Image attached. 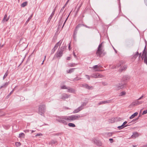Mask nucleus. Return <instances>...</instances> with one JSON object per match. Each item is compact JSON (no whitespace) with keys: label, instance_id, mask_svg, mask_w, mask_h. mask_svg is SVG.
<instances>
[{"label":"nucleus","instance_id":"obj_1","mask_svg":"<svg viewBox=\"0 0 147 147\" xmlns=\"http://www.w3.org/2000/svg\"><path fill=\"white\" fill-rule=\"evenodd\" d=\"M103 42H101L97 48V50L96 52V55L99 57H102L105 56L106 53L105 51L103 49Z\"/></svg>","mask_w":147,"mask_h":147},{"label":"nucleus","instance_id":"obj_2","mask_svg":"<svg viewBox=\"0 0 147 147\" xmlns=\"http://www.w3.org/2000/svg\"><path fill=\"white\" fill-rule=\"evenodd\" d=\"M56 120L61 123L65 125L67 124V123L66 121H68L67 116H58L57 117Z\"/></svg>","mask_w":147,"mask_h":147},{"label":"nucleus","instance_id":"obj_3","mask_svg":"<svg viewBox=\"0 0 147 147\" xmlns=\"http://www.w3.org/2000/svg\"><path fill=\"white\" fill-rule=\"evenodd\" d=\"M65 49V47L64 46L61 47L60 48L58 49V51L55 55V56H56L58 59H59L63 55V52Z\"/></svg>","mask_w":147,"mask_h":147},{"label":"nucleus","instance_id":"obj_4","mask_svg":"<svg viewBox=\"0 0 147 147\" xmlns=\"http://www.w3.org/2000/svg\"><path fill=\"white\" fill-rule=\"evenodd\" d=\"M68 118V121H71L75 120H78L80 117H82V116H80L79 115H76L67 116Z\"/></svg>","mask_w":147,"mask_h":147},{"label":"nucleus","instance_id":"obj_5","mask_svg":"<svg viewBox=\"0 0 147 147\" xmlns=\"http://www.w3.org/2000/svg\"><path fill=\"white\" fill-rule=\"evenodd\" d=\"M45 105H40L39 106L38 113L40 115H43L45 111Z\"/></svg>","mask_w":147,"mask_h":147},{"label":"nucleus","instance_id":"obj_6","mask_svg":"<svg viewBox=\"0 0 147 147\" xmlns=\"http://www.w3.org/2000/svg\"><path fill=\"white\" fill-rule=\"evenodd\" d=\"M91 77L93 78H102L104 77V76L98 73H95L92 74Z\"/></svg>","mask_w":147,"mask_h":147},{"label":"nucleus","instance_id":"obj_7","mask_svg":"<svg viewBox=\"0 0 147 147\" xmlns=\"http://www.w3.org/2000/svg\"><path fill=\"white\" fill-rule=\"evenodd\" d=\"M137 99L133 102L131 104L133 106H137L141 104L143 102V101H139Z\"/></svg>","mask_w":147,"mask_h":147},{"label":"nucleus","instance_id":"obj_8","mask_svg":"<svg viewBox=\"0 0 147 147\" xmlns=\"http://www.w3.org/2000/svg\"><path fill=\"white\" fill-rule=\"evenodd\" d=\"M82 86L83 87L89 90L92 89H93V87L92 86H89L86 84H82Z\"/></svg>","mask_w":147,"mask_h":147},{"label":"nucleus","instance_id":"obj_9","mask_svg":"<svg viewBox=\"0 0 147 147\" xmlns=\"http://www.w3.org/2000/svg\"><path fill=\"white\" fill-rule=\"evenodd\" d=\"M93 142L94 143L96 144L98 146H101L102 144L101 142L98 140H97L96 139H94L93 140Z\"/></svg>","mask_w":147,"mask_h":147},{"label":"nucleus","instance_id":"obj_10","mask_svg":"<svg viewBox=\"0 0 147 147\" xmlns=\"http://www.w3.org/2000/svg\"><path fill=\"white\" fill-rule=\"evenodd\" d=\"M70 96V95H68L65 93H64L62 94L61 97V99L63 100H65L66 98H68Z\"/></svg>","mask_w":147,"mask_h":147},{"label":"nucleus","instance_id":"obj_11","mask_svg":"<svg viewBox=\"0 0 147 147\" xmlns=\"http://www.w3.org/2000/svg\"><path fill=\"white\" fill-rule=\"evenodd\" d=\"M111 100H105V101H103L100 102H99V103H98V105H101L103 104H105L106 103H110L111 102Z\"/></svg>","mask_w":147,"mask_h":147},{"label":"nucleus","instance_id":"obj_12","mask_svg":"<svg viewBox=\"0 0 147 147\" xmlns=\"http://www.w3.org/2000/svg\"><path fill=\"white\" fill-rule=\"evenodd\" d=\"M124 86V84H119L116 85L117 89L118 90L123 88Z\"/></svg>","mask_w":147,"mask_h":147},{"label":"nucleus","instance_id":"obj_13","mask_svg":"<svg viewBox=\"0 0 147 147\" xmlns=\"http://www.w3.org/2000/svg\"><path fill=\"white\" fill-rule=\"evenodd\" d=\"M139 136V134L138 132H135L133 133V134L131 136V137L133 138H135Z\"/></svg>","mask_w":147,"mask_h":147},{"label":"nucleus","instance_id":"obj_14","mask_svg":"<svg viewBox=\"0 0 147 147\" xmlns=\"http://www.w3.org/2000/svg\"><path fill=\"white\" fill-rule=\"evenodd\" d=\"M127 65H124L122 67L119 69V71L121 72L123 71H125L127 69Z\"/></svg>","mask_w":147,"mask_h":147},{"label":"nucleus","instance_id":"obj_15","mask_svg":"<svg viewBox=\"0 0 147 147\" xmlns=\"http://www.w3.org/2000/svg\"><path fill=\"white\" fill-rule=\"evenodd\" d=\"M93 69H95V71H102V70H100L99 69H98L99 68V66L98 65H95L93 66Z\"/></svg>","mask_w":147,"mask_h":147},{"label":"nucleus","instance_id":"obj_16","mask_svg":"<svg viewBox=\"0 0 147 147\" xmlns=\"http://www.w3.org/2000/svg\"><path fill=\"white\" fill-rule=\"evenodd\" d=\"M7 14H5L4 16V17L3 18V21H5V22H7L9 20V16L7 18Z\"/></svg>","mask_w":147,"mask_h":147},{"label":"nucleus","instance_id":"obj_17","mask_svg":"<svg viewBox=\"0 0 147 147\" xmlns=\"http://www.w3.org/2000/svg\"><path fill=\"white\" fill-rule=\"evenodd\" d=\"M55 13H54L53 12H52L50 16H49V18H48V19L47 21V22L48 23H49L51 21V19L52 18L54 14Z\"/></svg>","mask_w":147,"mask_h":147},{"label":"nucleus","instance_id":"obj_18","mask_svg":"<svg viewBox=\"0 0 147 147\" xmlns=\"http://www.w3.org/2000/svg\"><path fill=\"white\" fill-rule=\"evenodd\" d=\"M83 4V3L82 2L81 4L80 5H79V6H78V8H77V9L76 10V15H77V13H78L79 11L80 10V7H81L82 6V5Z\"/></svg>","mask_w":147,"mask_h":147},{"label":"nucleus","instance_id":"obj_19","mask_svg":"<svg viewBox=\"0 0 147 147\" xmlns=\"http://www.w3.org/2000/svg\"><path fill=\"white\" fill-rule=\"evenodd\" d=\"M67 92H71V93H74L75 92V90L74 89H73L71 88H67Z\"/></svg>","mask_w":147,"mask_h":147},{"label":"nucleus","instance_id":"obj_20","mask_svg":"<svg viewBox=\"0 0 147 147\" xmlns=\"http://www.w3.org/2000/svg\"><path fill=\"white\" fill-rule=\"evenodd\" d=\"M76 68H72L70 69H69L67 70V73H71L72 72H74L75 69Z\"/></svg>","mask_w":147,"mask_h":147},{"label":"nucleus","instance_id":"obj_21","mask_svg":"<svg viewBox=\"0 0 147 147\" xmlns=\"http://www.w3.org/2000/svg\"><path fill=\"white\" fill-rule=\"evenodd\" d=\"M138 114L137 112H135L132 114L129 117L130 119H132L134 118L135 116H136Z\"/></svg>","mask_w":147,"mask_h":147},{"label":"nucleus","instance_id":"obj_22","mask_svg":"<svg viewBox=\"0 0 147 147\" xmlns=\"http://www.w3.org/2000/svg\"><path fill=\"white\" fill-rule=\"evenodd\" d=\"M139 54V53L138 51H137L136 52V54L134 55L133 56L132 58L133 59H136L137 57H138V55Z\"/></svg>","mask_w":147,"mask_h":147},{"label":"nucleus","instance_id":"obj_23","mask_svg":"<svg viewBox=\"0 0 147 147\" xmlns=\"http://www.w3.org/2000/svg\"><path fill=\"white\" fill-rule=\"evenodd\" d=\"M57 143V141L54 140H52L49 142V144L52 145Z\"/></svg>","mask_w":147,"mask_h":147},{"label":"nucleus","instance_id":"obj_24","mask_svg":"<svg viewBox=\"0 0 147 147\" xmlns=\"http://www.w3.org/2000/svg\"><path fill=\"white\" fill-rule=\"evenodd\" d=\"M27 4L28 2L27 1L24 2L21 4V6L22 7H24L27 5Z\"/></svg>","mask_w":147,"mask_h":147},{"label":"nucleus","instance_id":"obj_25","mask_svg":"<svg viewBox=\"0 0 147 147\" xmlns=\"http://www.w3.org/2000/svg\"><path fill=\"white\" fill-rule=\"evenodd\" d=\"M33 15V14H32V15L28 18V19H27V20H26V22H25V24H27L28 22H29L30 20L31 19V18H32V17Z\"/></svg>","mask_w":147,"mask_h":147},{"label":"nucleus","instance_id":"obj_26","mask_svg":"<svg viewBox=\"0 0 147 147\" xmlns=\"http://www.w3.org/2000/svg\"><path fill=\"white\" fill-rule=\"evenodd\" d=\"M63 18L62 17H61V18L60 20L59 21V26L62 25V23L63 22Z\"/></svg>","mask_w":147,"mask_h":147},{"label":"nucleus","instance_id":"obj_27","mask_svg":"<svg viewBox=\"0 0 147 147\" xmlns=\"http://www.w3.org/2000/svg\"><path fill=\"white\" fill-rule=\"evenodd\" d=\"M9 73V71L8 70H7L6 72L5 73L3 78V79L4 80L6 77L8 76Z\"/></svg>","mask_w":147,"mask_h":147},{"label":"nucleus","instance_id":"obj_28","mask_svg":"<svg viewBox=\"0 0 147 147\" xmlns=\"http://www.w3.org/2000/svg\"><path fill=\"white\" fill-rule=\"evenodd\" d=\"M129 125H125V126H123V125H121V126H119L117 127V128L118 129H121L124 127H126L127 126H128Z\"/></svg>","mask_w":147,"mask_h":147},{"label":"nucleus","instance_id":"obj_29","mask_svg":"<svg viewBox=\"0 0 147 147\" xmlns=\"http://www.w3.org/2000/svg\"><path fill=\"white\" fill-rule=\"evenodd\" d=\"M77 64H75V63H69L68 64V66L69 67H75L76 65H77Z\"/></svg>","mask_w":147,"mask_h":147},{"label":"nucleus","instance_id":"obj_30","mask_svg":"<svg viewBox=\"0 0 147 147\" xmlns=\"http://www.w3.org/2000/svg\"><path fill=\"white\" fill-rule=\"evenodd\" d=\"M82 26H83L82 24H78L77 26H76V27L75 29H78H78L79 28H80V27H81Z\"/></svg>","mask_w":147,"mask_h":147},{"label":"nucleus","instance_id":"obj_31","mask_svg":"<svg viewBox=\"0 0 147 147\" xmlns=\"http://www.w3.org/2000/svg\"><path fill=\"white\" fill-rule=\"evenodd\" d=\"M68 125L70 127H76L75 125L72 123H69L68 124Z\"/></svg>","mask_w":147,"mask_h":147},{"label":"nucleus","instance_id":"obj_32","mask_svg":"<svg viewBox=\"0 0 147 147\" xmlns=\"http://www.w3.org/2000/svg\"><path fill=\"white\" fill-rule=\"evenodd\" d=\"M25 134L23 133H21L19 134V138H24L25 136Z\"/></svg>","mask_w":147,"mask_h":147},{"label":"nucleus","instance_id":"obj_33","mask_svg":"<svg viewBox=\"0 0 147 147\" xmlns=\"http://www.w3.org/2000/svg\"><path fill=\"white\" fill-rule=\"evenodd\" d=\"M61 43H60V41L58 42H57L56 44V45H55V46H54V47L56 48L57 49V48L59 46V45H60Z\"/></svg>","mask_w":147,"mask_h":147},{"label":"nucleus","instance_id":"obj_34","mask_svg":"<svg viewBox=\"0 0 147 147\" xmlns=\"http://www.w3.org/2000/svg\"><path fill=\"white\" fill-rule=\"evenodd\" d=\"M9 84V82H6L5 84L2 86L1 87V88H2L4 87H6Z\"/></svg>","mask_w":147,"mask_h":147},{"label":"nucleus","instance_id":"obj_35","mask_svg":"<svg viewBox=\"0 0 147 147\" xmlns=\"http://www.w3.org/2000/svg\"><path fill=\"white\" fill-rule=\"evenodd\" d=\"M15 145L16 146L18 147L21 145V143L20 142H16L15 143Z\"/></svg>","mask_w":147,"mask_h":147},{"label":"nucleus","instance_id":"obj_36","mask_svg":"<svg viewBox=\"0 0 147 147\" xmlns=\"http://www.w3.org/2000/svg\"><path fill=\"white\" fill-rule=\"evenodd\" d=\"M80 111L77 108V109H75L74 110V111H73V113H78Z\"/></svg>","mask_w":147,"mask_h":147},{"label":"nucleus","instance_id":"obj_37","mask_svg":"<svg viewBox=\"0 0 147 147\" xmlns=\"http://www.w3.org/2000/svg\"><path fill=\"white\" fill-rule=\"evenodd\" d=\"M66 6V5L65 4L63 6V7L61 9V10H60V12H59V13H61V12H62L64 10V9L65 8V7Z\"/></svg>","mask_w":147,"mask_h":147},{"label":"nucleus","instance_id":"obj_38","mask_svg":"<svg viewBox=\"0 0 147 147\" xmlns=\"http://www.w3.org/2000/svg\"><path fill=\"white\" fill-rule=\"evenodd\" d=\"M126 94V92L125 91H123V92H121L120 93V94L119 95V96H122L123 95H125V94Z\"/></svg>","mask_w":147,"mask_h":147},{"label":"nucleus","instance_id":"obj_39","mask_svg":"<svg viewBox=\"0 0 147 147\" xmlns=\"http://www.w3.org/2000/svg\"><path fill=\"white\" fill-rule=\"evenodd\" d=\"M144 58V59H147V54L146 53H145V55H144V56L142 57V59H143Z\"/></svg>","mask_w":147,"mask_h":147},{"label":"nucleus","instance_id":"obj_40","mask_svg":"<svg viewBox=\"0 0 147 147\" xmlns=\"http://www.w3.org/2000/svg\"><path fill=\"white\" fill-rule=\"evenodd\" d=\"M107 135L109 136H112V135L113 134V132L110 133V132H108L107 133Z\"/></svg>","mask_w":147,"mask_h":147},{"label":"nucleus","instance_id":"obj_41","mask_svg":"<svg viewBox=\"0 0 147 147\" xmlns=\"http://www.w3.org/2000/svg\"><path fill=\"white\" fill-rule=\"evenodd\" d=\"M78 29H75L74 30V33L73 34L74 35H76L77 33V31H78Z\"/></svg>","mask_w":147,"mask_h":147},{"label":"nucleus","instance_id":"obj_42","mask_svg":"<svg viewBox=\"0 0 147 147\" xmlns=\"http://www.w3.org/2000/svg\"><path fill=\"white\" fill-rule=\"evenodd\" d=\"M61 89H67V88L66 86L63 85L61 87Z\"/></svg>","mask_w":147,"mask_h":147},{"label":"nucleus","instance_id":"obj_43","mask_svg":"<svg viewBox=\"0 0 147 147\" xmlns=\"http://www.w3.org/2000/svg\"><path fill=\"white\" fill-rule=\"evenodd\" d=\"M84 14H83L82 13H81V15H80V16H81L82 18V19L81 20V22H82V23L83 22V21L82 20L83 18H84Z\"/></svg>","mask_w":147,"mask_h":147},{"label":"nucleus","instance_id":"obj_44","mask_svg":"<svg viewBox=\"0 0 147 147\" xmlns=\"http://www.w3.org/2000/svg\"><path fill=\"white\" fill-rule=\"evenodd\" d=\"M81 79V78H79L78 77H77L76 78H74V81H75L79 80H80Z\"/></svg>","mask_w":147,"mask_h":147},{"label":"nucleus","instance_id":"obj_45","mask_svg":"<svg viewBox=\"0 0 147 147\" xmlns=\"http://www.w3.org/2000/svg\"><path fill=\"white\" fill-rule=\"evenodd\" d=\"M57 49L55 48L54 47L52 49V53H54V52H55V51Z\"/></svg>","mask_w":147,"mask_h":147},{"label":"nucleus","instance_id":"obj_46","mask_svg":"<svg viewBox=\"0 0 147 147\" xmlns=\"http://www.w3.org/2000/svg\"><path fill=\"white\" fill-rule=\"evenodd\" d=\"M87 104V103L86 102H83L81 105V106L82 107H83L84 106H85Z\"/></svg>","mask_w":147,"mask_h":147},{"label":"nucleus","instance_id":"obj_47","mask_svg":"<svg viewBox=\"0 0 147 147\" xmlns=\"http://www.w3.org/2000/svg\"><path fill=\"white\" fill-rule=\"evenodd\" d=\"M78 109L79 111H80L84 109V107H82L81 106H80L79 107Z\"/></svg>","mask_w":147,"mask_h":147},{"label":"nucleus","instance_id":"obj_48","mask_svg":"<svg viewBox=\"0 0 147 147\" xmlns=\"http://www.w3.org/2000/svg\"><path fill=\"white\" fill-rule=\"evenodd\" d=\"M78 109L79 111H80L84 109V107H82L81 106H80L79 107Z\"/></svg>","mask_w":147,"mask_h":147},{"label":"nucleus","instance_id":"obj_49","mask_svg":"<svg viewBox=\"0 0 147 147\" xmlns=\"http://www.w3.org/2000/svg\"><path fill=\"white\" fill-rule=\"evenodd\" d=\"M146 53L147 54V51H146V50H144L143 51L142 54V57L144 56V55H145Z\"/></svg>","mask_w":147,"mask_h":147},{"label":"nucleus","instance_id":"obj_50","mask_svg":"<svg viewBox=\"0 0 147 147\" xmlns=\"http://www.w3.org/2000/svg\"><path fill=\"white\" fill-rule=\"evenodd\" d=\"M83 26H84L87 28H92V27H91L88 26L86 25H84V24H83Z\"/></svg>","mask_w":147,"mask_h":147},{"label":"nucleus","instance_id":"obj_51","mask_svg":"<svg viewBox=\"0 0 147 147\" xmlns=\"http://www.w3.org/2000/svg\"><path fill=\"white\" fill-rule=\"evenodd\" d=\"M69 15H68V16H67V18H66V19L65 20V22H64V23H63V26H62V28H63V27H64V25H65V22H66V21L67 20V18H68V17H69Z\"/></svg>","mask_w":147,"mask_h":147},{"label":"nucleus","instance_id":"obj_52","mask_svg":"<svg viewBox=\"0 0 147 147\" xmlns=\"http://www.w3.org/2000/svg\"><path fill=\"white\" fill-rule=\"evenodd\" d=\"M147 113V109L146 110H144V111L143 113H142V114L143 115H144V114H146Z\"/></svg>","mask_w":147,"mask_h":147},{"label":"nucleus","instance_id":"obj_53","mask_svg":"<svg viewBox=\"0 0 147 147\" xmlns=\"http://www.w3.org/2000/svg\"><path fill=\"white\" fill-rule=\"evenodd\" d=\"M86 77L88 79V80H90V76L88 75H85Z\"/></svg>","mask_w":147,"mask_h":147},{"label":"nucleus","instance_id":"obj_54","mask_svg":"<svg viewBox=\"0 0 147 147\" xmlns=\"http://www.w3.org/2000/svg\"><path fill=\"white\" fill-rule=\"evenodd\" d=\"M14 90V89H13L10 92V93L9 94V95H10L13 92Z\"/></svg>","mask_w":147,"mask_h":147},{"label":"nucleus","instance_id":"obj_55","mask_svg":"<svg viewBox=\"0 0 147 147\" xmlns=\"http://www.w3.org/2000/svg\"><path fill=\"white\" fill-rule=\"evenodd\" d=\"M109 122L111 123H113L114 122V121L113 119H110L109 120Z\"/></svg>","mask_w":147,"mask_h":147},{"label":"nucleus","instance_id":"obj_56","mask_svg":"<svg viewBox=\"0 0 147 147\" xmlns=\"http://www.w3.org/2000/svg\"><path fill=\"white\" fill-rule=\"evenodd\" d=\"M109 140L110 141L111 143H113V139L112 138L109 139Z\"/></svg>","mask_w":147,"mask_h":147},{"label":"nucleus","instance_id":"obj_57","mask_svg":"<svg viewBox=\"0 0 147 147\" xmlns=\"http://www.w3.org/2000/svg\"><path fill=\"white\" fill-rule=\"evenodd\" d=\"M144 62L145 63H146L147 65V59H144Z\"/></svg>","mask_w":147,"mask_h":147},{"label":"nucleus","instance_id":"obj_58","mask_svg":"<svg viewBox=\"0 0 147 147\" xmlns=\"http://www.w3.org/2000/svg\"><path fill=\"white\" fill-rule=\"evenodd\" d=\"M144 95H142L140 98H139L138 99V100H140L142 98L144 97Z\"/></svg>","mask_w":147,"mask_h":147},{"label":"nucleus","instance_id":"obj_59","mask_svg":"<svg viewBox=\"0 0 147 147\" xmlns=\"http://www.w3.org/2000/svg\"><path fill=\"white\" fill-rule=\"evenodd\" d=\"M127 123V121H125L123 123V124H122V125H123V126H125V124H126Z\"/></svg>","mask_w":147,"mask_h":147},{"label":"nucleus","instance_id":"obj_60","mask_svg":"<svg viewBox=\"0 0 147 147\" xmlns=\"http://www.w3.org/2000/svg\"><path fill=\"white\" fill-rule=\"evenodd\" d=\"M139 117H138L136 119H134L132 120V121H133V122L135 121H136L137 120H138L139 119Z\"/></svg>","mask_w":147,"mask_h":147},{"label":"nucleus","instance_id":"obj_61","mask_svg":"<svg viewBox=\"0 0 147 147\" xmlns=\"http://www.w3.org/2000/svg\"><path fill=\"white\" fill-rule=\"evenodd\" d=\"M76 35H74V34H73V38L74 39V40H75L76 39Z\"/></svg>","mask_w":147,"mask_h":147},{"label":"nucleus","instance_id":"obj_62","mask_svg":"<svg viewBox=\"0 0 147 147\" xmlns=\"http://www.w3.org/2000/svg\"><path fill=\"white\" fill-rule=\"evenodd\" d=\"M71 58V57H67V58H66V59L67 60H70V59Z\"/></svg>","mask_w":147,"mask_h":147},{"label":"nucleus","instance_id":"obj_63","mask_svg":"<svg viewBox=\"0 0 147 147\" xmlns=\"http://www.w3.org/2000/svg\"><path fill=\"white\" fill-rule=\"evenodd\" d=\"M73 54L75 58L77 57L75 54V53L74 51H73Z\"/></svg>","mask_w":147,"mask_h":147},{"label":"nucleus","instance_id":"obj_64","mask_svg":"<svg viewBox=\"0 0 147 147\" xmlns=\"http://www.w3.org/2000/svg\"><path fill=\"white\" fill-rule=\"evenodd\" d=\"M144 1L146 5L147 6V0H144Z\"/></svg>","mask_w":147,"mask_h":147}]
</instances>
